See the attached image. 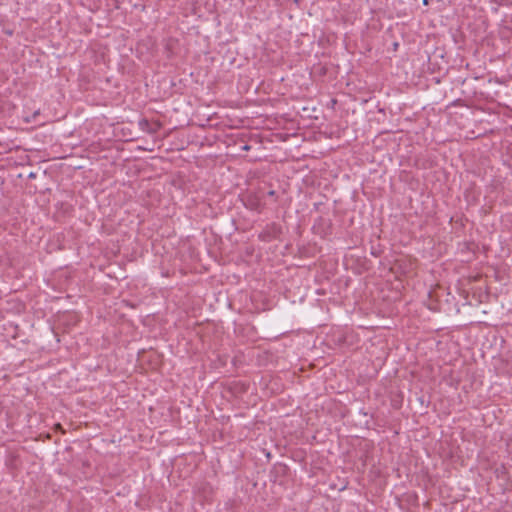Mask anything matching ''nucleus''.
<instances>
[{
  "instance_id": "nucleus-1",
  "label": "nucleus",
  "mask_w": 512,
  "mask_h": 512,
  "mask_svg": "<svg viewBox=\"0 0 512 512\" xmlns=\"http://www.w3.org/2000/svg\"><path fill=\"white\" fill-rule=\"evenodd\" d=\"M423 4L427 5L428 4V0H423Z\"/></svg>"
}]
</instances>
